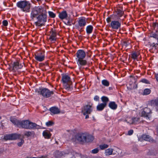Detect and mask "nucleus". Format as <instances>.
I'll use <instances>...</instances> for the list:
<instances>
[{"instance_id":"nucleus-16","label":"nucleus","mask_w":158,"mask_h":158,"mask_svg":"<svg viewBox=\"0 0 158 158\" xmlns=\"http://www.w3.org/2000/svg\"><path fill=\"white\" fill-rule=\"evenodd\" d=\"M43 135L45 138L49 139L51 137L52 134L48 130H46L43 132Z\"/></svg>"},{"instance_id":"nucleus-46","label":"nucleus","mask_w":158,"mask_h":158,"mask_svg":"<svg viewBox=\"0 0 158 158\" xmlns=\"http://www.w3.org/2000/svg\"><path fill=\"white\" fill-rule=\"evenodd\" d=\"M56 154H57L58 155L57 156H56V157L57 158H59L60 156H61V155H60L61 154V153L60 152H56Z\"/></svg>"},{"instance_id":"nucleus-39","label":"nucleus","mask_w":158,"mask_h":158,"mask_svg":"<svg viewBox=\"0 0 158 158\" xmlns=\"http://www.w3.org/2000/svg\"><path fill=\"white\" fill-rule=\"evenodd\" d=\"M140 82H142V83H144L146 84H150V82L148 80L143 78L140 81Z\"/></svg>"},{"instance_id":"nucleus-41","label":"nucleus","mask_w":158,"mask_h":158,"mask_svg":"<svg viewBox=\"0 0 158 158\" xmlns=\"http://www.w3.org/2000/svg\"><path fill=\"white\" fill-rule=\"evenodd\" d=\"M99 151L98 148H97L92 150L91 153L93 154H96L98 153Z\"/></svg>"},{"instance_id":"nucleus-23","label":"nucleus","mask_w":158,"mask_h":158,"mask_svg":"<svg viewBox=\"0 0 158 158\" xmlns=\"http://www.w3.org/2000/svg\"><path fill=\"white\" fill-rule=\"evenodd\" d=\"M116 12L119 17H122L124 14V11L123 10L118 8L117 9Z\"/></svg>"},{"instance_id":"nucleus-7","label":"nucleus","mask_w":158,"mask_h":158,"mask_svg":"<svg viewBox=\"0 0 158 158\" xmlns=\"http://www.w3.org/2000/svg\"><path fill=\"white\" fill-rule=\"evenodd\" d=\"M40 94L44 98H48L53 94L54 93L53 91H50L47 88H44L41 90Z\"/></svg>"},{"instance_id":"nucleus-14","label":"nucleus","mask_w":158,"mask_h":158,"mask_svg":"<svg viewBox=\"0 0 158 158\" xmlns=\"http://www.w3.org/2000/svg\"><path fill=\"white\" fill-rule=\"evenodd\" d=\"M23 67V65L21 64H20L18 61L14 62L13 64L12 68V70H15V69H20Z\"/></svg>"},{"instance_id":"nucleus-52","label":"nucleus","mask_w":158,"mask_h":158,"mask_svg":"<svg viewBox=\"0 0 158 158\" xmlns=\"http://www.w3.org/2000/svg\"><path fill=\"white\" fill-rule=\"evenodd\" d=\"M50 131H52V130L50 129Z\"/></svg>"},{"instance_id":"nucleus-35","label":"nucleus","mask_w":158,"mask_h":158,"mask_svg":"<svg viewBox=\"0 0 158 158\" xmlns=\"http://www.w3.org/2000/svg\"><path fill=\"white\" fill-rule=\"evenodd\" d=\"M150 36L157 40L158 42V32H156V33L152 34Z\"/></svg>"},{"instance_id":"nucleus-3","label":"nucleus","mask_w":158,"mask_h":158,"mask_svg":"<svg viewBox=\"0 0 158 158\" xmlns=\"http://www.w3.org/2000/svg\"><path fill=\"white\" fill-rule=\"evenodd\" d=\"M75 137L76 140L82 144L91 142L94 139L93 136L87 132L78 133Z\"/></svg>"},{"instance_id":"nucleus-30","label":"nucleus","mask_w":158,"mask_h":158,"mask_svg":"<svg viewBox=\"0 0 158 158\" xmlns=\"http://www.w3.org/2000/svg\"><path fill=\"white\" fill-rule=\"evenodd\" d=\"M33 134V132L26 131L24 133V135L27 137L31 136Z\"/></svg>"},{"instance_id":"nucleus-28","label":"nucleus","mask_w":158,"mask_h":158,"mask_svg":"<svg viewBox=\"0 0 158 158\" xmlns=\"http://www.w3.org/2000/svg\"><path fill=\"white\" fill-rule=\"evenodd\" d=\"M101 99L103 103H105L107 105V103L109 101V98L103 96L101 98Z\"/></svg>"},{"instance_id":"nucleus-20","label":"nucleus","mask_w":158,"mask_h":158,"mask_svg":"<svg viewBox=\"0 0 158 158\" xmlns=\"http://www.w3.org/2000/svg\"><path fill=\"white\" fill-rule=\"evenodd\" d=\"M114 149L112 148H109L105 150V154L106 156H109L113 154Z\"/></svg>"},{"instance_id":"nucleus-51","label":"nucleus","mask_w":158,"mask_h":158,"mask_svg":"<svg viewBox=\"0 0 158 158\" xmlns=\"http://www.w3.org/2000/svg\"><path fill=\"white\" fill-rule=\"evenodd\" d=\"M89 114H86L85 116V119H87V118H89Z\"/></svg>"},{"instance_id":"nucleus-18","label":"nucleus","mask_w":158,"mask_h":158,"mask_svg":"<svg viewBox=\"0 0 158 158\" xmlns=\"http://www.w3.org/2000/svg\"><path fill=\"white\" fill-rule=\"evenodd\" d=\"M108 106L110 108L113 110H116L117 108V105L114 102H110Z\"/></svg>"},{"instance_id":"nucleus-47","label":"nucleus","mask_w":158,"mask_h":158,"mask_svg":"<svg viewBox=\"0 0 158 158\" xmlns=\"http://www.w3.org/2000/svg\"><path fill=\"white\" fill-rule=\"evenodd\" d=\"M94 99L95 101H99V98L98 96L96 95L94 97Z\"/></svg>"},{"instance_id":"nucleus-49","label":"nucleus","mask_w":158,"mask_h":158,"mask_svg":"<svg viewBox=\"0 0 158 158\" xmlns=\"http://www.w3.org/2000/svg\"><path fill=\"white\" fill-rule=\"evenodd\" d=\"M123 45H124L125 46L127 47L128 45L127 43V42L125 41L123 43Z\"/></svg>"},{"instance_id":"nucleus-42","label":"nucleus","mask_w":158,"mask_h":158,"mask_svg":"<svg viewBox=\"0 0 158 158\" xmlns=\"http://www.w3.org/2000/svg\"><path fill=\"white\" fill-rule=\"evenodd\" d=\"M24 143V140L23 139H21V141L18 143V145L19 147H21Z\"/></svg>"},{"instance_id":"nucleus-6","label":"nucleus","mask_w":158,"mask_h":158,"mask_svg":"<svg viewBox=\"0 0 158 158\" xmlns=\"http://www.w3.org/2000/svg\"><path fill=\"white\" fill-rule=\"evenodd\" d=\"M111 17H109L106 19V21L107 23H109L111 22L110 27L112 29L117 30L120 28L121 26V23L120 22L118 21H111Z\"/></svg>"},{"instance_id":"nucleus-21","label":"nucleus","mask_w":158,"mask_h":158,"mask_svg":"<svg viewBox=\"0 0 158 158\" xmlns=\"http://www.w3.org/2000/svg\"><path fill=\"white\" fill-rule=\"evenodd\" d=\"M150 104L152 106H156L158 107V99L151 100L150 102Z\"/></svg>"},{"instance_id":"nucleus-34","label":"nucleus","mask_w":158,"mask_h":158,"mask_svg":"<svg viewBox=\"0 0 158 158\" xmlns=\"http://www.w3.org/2000/svg\"><path fill=\"white\" fill-rule=\"evenodd\" d=\"M48 14L49 17L51 18H54L56 17V14L52 11H48Z\"/></svg>"},{"instance_id":"nucleus-13","label":"nucleus","mask_w":158,"mask_h":158,"mask_svg":"<svg viewBox=\"0 0 158 158\" xmlns=\"http://www.w3.org/2000/svg\"><path fill=\"white\" fill-rule=\"evenodd\" d=\"M50 110L52 115L58 114L60 113L59 109L58 107L55 106L51 107L50 109Z\"/></svg>"},{"instance_id":"nucleus-12","label":"nucleus","mask_w":158,"mask_h":158,"mask_svg":"<svg viewBox=\"0 0 158 158\" xmlns=\"http://www.w3.org/2000/svg\"><path fill=\"white\" fill-rule=\"evenodd\" d=\"M62 80L64 83H69L68 86L67 87V88H70L69 85L71 84L72 82L70 81V78L68 75H65L63 76Z\"/></svg>"},{"instance_id":"nucleus-19","label":"nucleus","mask_w":158,"mask_h":158,"mask_svg":"<svg viewBox=\"0 0 158 158\" xmlns=\"http://www.w3.org/2000/svg\"><path fill=\"white\" fill-rule=\"evenodd\" d=\"M106 106V104L105 103H100V104H99L97 106V109L98 111H102Z\"/></svg>"},{"instance_id":"nucleus-40","label":"nucleus","mask_w":158,"mask_h":158,"mask_svg":"<svg viewBox=\"0 0 158 158\" xmlns=\"http://www.w3.org/2000/svg\"><path fill=\"white\" fill-rule=\"evenodd\" d=\"M141 114L142 116H143L144 117H148V114H146V112L144 111V110L143 109V110L141 112Z\"/></svg>"},{"instance_id":"nucleus-45","label":"nucleus","mask_w":158,"mask_h":158,"mask_svg":"<svg viewBox=\"0 0 158 158\" xmlns=\"http://www.w3.org/2000/svg\"><path fill=\"white\" fill-rule=\"evenodd\" d=\"M158 25V24L156 23H153L152 24V27L153 29H155L156 27H157Z\"/></svg>"},{"instance_id":"nucleus-48","label":"nucleus","mask_w":158,"mask_h":158,"mask_svg":"<svg viewBox=\"0 0 158 158\" xmlns=\"http://www.w3.org/2000/svg\"><path fill=\"white\" fill-rule=\"evenodd\" d=\"M84 27H78L79 29V31L80 32H81L82 31H83V28Z\"/></svg>"},{"instance_id":"nucleus-25","label":"nucleus","mask_w":158,"mask_h":158,"mask_svg":"<svg viewBox=\"0 0 158 158\" xmlns=\"http://www.w3.org/2000/svg\"><path fill=\"white\" fill-rule=\"evenodd\" d=\"M11 140H15L19 138L21 136L20 135L16 134H10Z\"/></svg>"},{"instance_id":"nucleus-29","label":"nucleus","mask_w":158,"mask_h":158,"mask_svg":"<svg viewBox=\"0 0 158 158\" xmlns=\"http://www.w3.org/2000/svg\"><path fill=\"white\" fill-rule=\"evenodd\" d=\"M139 118H132V122L130 123V124H136L139 121Z\"/></svg>"},{"instance_id":"nucleus-10","label":"nucleus","mask_w":158,"mask_h":158,"mask_svg":"<svg viewBox=\"0 0 158 158\" xmlns=\"http://www.w3.org/2000/svg\"><path fill=\"white\" fill-rule=\"evenodd\" d=\"M78 27H84L86 24V20L84 17H81L79 18L77 21Z\"/></svg>"},{"instance_id":"nucleus-37","label":"nucleus","mask_w":158,"mask_h":158,"mask_svg":"<svg viewBox=\"0 0 158 158\" xmlns=\"http://www.w3.org/2000/svg\"><path fill=\"white\" fill-rule=\"evenodd\" d=\"M143 110H144V111L146 113V114H148V115L150 113H151V111L150 110V109L147 107H146L143 109Z\"/></svg>"},{"instance_id":"nucleus-27","label":"nucleus","mask_w":158,"mask_h":158,"mask_svg":"<svg viewBox=\"0 0 158 158\" xmlns=\"http://www.w3.org/2000/svg\"><path fill=\"white\" fill-rule=\"evenodd\" d=\"M108 145L105 143H102L99 146V148L101 150H104L109 147Z\"/></svg>"},{"instance_id":"nucleus-1","label":"nucleus","mask_w":158,"mask_h":158,"mask_svg":"<svg viewBox=\"0 0 158 158\" xmlns=\"http://www.w3.org/2000/svg\"><path fill=\"white\" fill-rule=\"evenodd\" d=\"M47 12L45 8L41 6H35L31 9L30 18L34 20L36 18L37 21L35 22L37 27H41L45 25L47 20Z\"/></svg>"},{"instance_id":"nucleus-24","label":"nucleus","mask_w":158,"mask_h":158,"mask_svg":"<svg viewBox=\"0 0 158 158\" xmlns=\"http://www.w3.org/2000/svg\"><path fill=\"white\" fill-rule=\"evenodd\" d=\"M141 138L142 139L146 141L150 142L151 140V138L149 135H143L141 136Z\"/></svg>"},{"instance_id":"nucleus-36","label":"nucleus","mask_w":158,"mask_h":158,"mask_svg":"<svg viewBox=\"0 0 158 158\" xmlns=\"http://www.w3.org/2000/svg\"><path fill=\"white\" fill-rule=\"evenodd\" d=\"M54 124V123L52 121H49L46 123V125L47 127L52 126Z\"/></svg>"},{"instance_id":"nucleus-11","label":"nucleus","mask_w":158,"mask_h":158,"mask_svg":"<svg viewBox=\"0 0 158 158\" xmlns=\"http://www.w3.org/2000/svg\"><path fill=\"white\" fill-rule=\"evenodd\" d=\"M56 30H53L52 28L50 31V34L49 39L51 41H55L56 40Z\"/></svg>"},{"instance_id":"nucleus-15","label":"nucleus","mask_w":158,"mask_h":158,"mask_svg":"<svg viewBox=\"0 0 158 158\" xmlns=\"http://www.w3.org/2000/svg\"><path fill=\"white\" fill-rule=\"evenodd\" d=\"M59 18L62 20L66 19L68 17V14L65 10H63L61 12H60L59 14Z\"/></svg>"},{"instance_id":"nucleus-50","label":"nucleus","mask_w":158,"mask_h":158,"mask_svg":"<svg viewBox=\"0 0 158 158\" xmlns=\"http://www.w3.org/2000/svg\"><path fill=\"white\" fill-rule=\"evenodd\" d=\"M156 80L158 82V74H156Z\"/></svg>"},{"instance_id":"nucleus-31","label":"nucleus","mask_w":158,"mask_h":158,"mask_svg":"<svg viewBox=\"0 0 158 158\" xmlns=\"http://www.w3.org/2000/svg\"><path fill=\"white\" fill-rule=\"evenodd\" d=\"M102 84L106 86H108L109 85L110 83L109 81L106 80H103L102 81Z\"/></svg>"},{"instance_id":"nucleus-22","label":"nucleus","mask_w":158,"mask_h":158,"mask_svg":"<svg viewBox=\"0 0 158 158\" xmlns=\"http://www.w3.org/2000/svg\"><path fill=\"white\" fill-rule=\"evenodd\" d=\"M93 27L92 25H89L88 26L86 27V31L88 34H90L93 31Z\"/></svg>"},{"instance_id":"nucleus-32","label":"nucleus","mask_w":158,"mask_h":158,"mask_svg":"<svg viewBox=\"0 0 158 158\" xmlns=\"http://www.w3.org/2000/svg\"><path fill=\"white\" fill-rule=\"evenodd\" d=\"M151 92V90L149 89H146L144 90L143 92V95H147L149 94Z\"/></svg>"},{"instance_id":"nucleus-33","label":"nucleus","mask_w":158,"mask_h":158,"mask_svg":"<svg viewBox=\"0 0 158 158\" xmlns=\"http://www.w3.org/2000/svg\"><path fill=\"white\" fill-rule=\"evenodd\" d=\"M149 43L150 46H152V47L154 48L155 49H158V44L157 43L156 44L154 43H151L149 42Z\"/></svg>"},{"instance_id":"nucleus-38","label":"nucleus","mask_w":158,"mask_h":158,"mask_svg":"<svg viewBox=\"0 0 158 158\" xmlns=\"http://www.w3.org/2000/svg\"><path fill=\"white\" fill-rule=\"evenodd\" d=\"M10 134L7 135H5L4 137V139L6 140H11Z\"/></svg>"},{"instance_id":"nucleus-5","label":"nucleus","mask_w":158,"mask_h":158,"mask_svg":"<svg viewBox=\"0 0 158 158\" xmlns=\"http://www.w3.org/2000/svg\"><path fill=\"white\" fill-rule=\"evenodd\" d=\"M16 5L22 11L26 12H29L31 7L29 2L26 1H19L17 3Z\"/></svg>"},{"instance_id":"nucleus-44","label":"nucleus","mask_w":158,"mask_h":158,"mask_svg":"<svg viewBox=\"0 0 158 158\" xmlns=\"http://www.w3.org/2000/svg\"><path fill=\"white\" fill-rule=\"evenodd\" d=\"M133 133V130H129L128 132L127 135H132Z\"/></svg>"},{"instance_id":"nucleus-2","label":"nucleus","mask_w":158,"mask_h":158,"mask_svg":"<svg viewBox=\"0 0 158 158\" xmlns=\"http://www.w3.org/2000/svg\"><path fill=\"white\" fill-rule=\"evenodd\" d=\"M10 121L18 127L27 129H34L37 126L36 124L28 120L21 121L15 118H10Z\"/></svg>"},{"instance_id":"nucleus-4","label":"nucleus","mask_w":158,"mask_h":158,"mask_svg":"<svg viewBox=\"0 0 158 158\" xmlns=\"http://www.w3.org/2000/svg\"><path fill=\"white\" fill-rule=\"evenodd\" d=\"M77 59V63L79 65L84 66L87 64V61L84 59L86 56L85 52L82 50H78L76 53Z\"/></svg>"},{"instance_id":"nucleus-8","label":"nucleus","mask_w":158,"mask_h":158,"mask_svg":"<svg viewBox=\"0 0 158 158\" xmlns=\"http://www.w3.org/2000/svg\"><path fill=\"white\" fill-rule=\"evenodd\" d=\"M88 105L84 106L82 109V112L84 115L86 114H90L92 111V107L93 104L90 102L89 103Z\"/></svg>"},{"instance_id":"nucleus-17","label":"nucleus","mask_w":158,"mask_h":158,"mask_svg":"<svg viewBox=\"0 0 158 158\" xmlns=\"http://www.w3.org/2000/svg\"><path fill=\"white\" fill-rule=\"evenodd\" d=\"M139 55L140 52L139 51H135L132 53L131 58L134 60H135Z\"/></svg>"},{"instance_id":"nucleus-9","label":"nucleus","mask_w":158,"mask_h":158,"mask_svg":"<svg viewBox=\"0 0 158 158\" xmlns=\"http://www.w3.org/2000/svg\"><path fill=\"white\" fill-rule=\"evenodd\" d=\"M35 58L37 61H43L45 58L44 52L42 51H38L35 54Z\"/></svg>"},{"instance_id":"nucleus-43","label":"nucleus","mask_w":158,"mask_h":158,"mask_svg":"<svg viewBox=\"0 0 158 158\" xmlns=\"http://www.w3.org/2000/svg\"><path fill=\"white\" fill-rule=\"evenodd\" d=\"M3 25L5 27H6L8 25V22L6 20H4L2 22Z\"/></svg>"},{"instance_id":"nucleus-26","label":"nucleus","mask_w":158,"mask_h":158,"mask_svg":"<svg viewBox=\"0 0 158 158\" xmlns=\"http://www.w3.org/2000/svg\"><path fill=\"white\" fill-rule=\"evenodd\" d=\"M66 19L67 20V22L65 23L66 25L69 26H71L72 24H75V23H73V19L67 18Z\"/></svg>"}]
</instances>
